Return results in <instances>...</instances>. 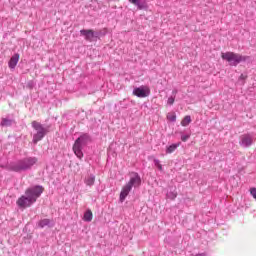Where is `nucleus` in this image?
Masks as SVG:
<instances>
[{
    "instance_id": "6ab92c4d",
    "label": "nucleus",
    "mask_w": 256,
    "mask_h": 256,
    "mask_svg": "<svg viewBox=\"0 0 256 256\" xmlns=\"http://www.w3.org/2000/svg\"><path fill=\"white\" fill-rule=\"evenodd\" d=\"M153 162H154L155 167L158 168V171H163V165H161V161H159V159L154 158Z\"/></svg>"
},
{
    "instance_id": "f03ea898",
    "label": "nucleus",
    "mask_w": 256,
    "mask_h": 256,
    "mask_svg": "<svg viewBox=\"0 0 256 256\" xmlns=\"http://www.w3.org/2000/svg\"><path fill=\"white\" fill-rule=\"evenodd\" d=\"M37 163L36 157H26L8 165L10 171H15L16 173H21L22 171H29Z\"/></svg>"
},
{
    "instance_id": "1a4fd4ad",
    "label": "nucleus",
    "mask_w": 256,
    "mask_h": 256,
    "mask_svg": "<svg viewBox=\"0 0 256 256\" xmlns=\"http://www.w3.org/2000/svg\"><path fill=\"white\" fill-rule=\"evenodd\" d=\"M127 185H130L131 188L133 187H139L141 185V176L137 173H132L131 178Z\"/></svg>"
},
{
    "instance_id": "a211bd4d",
    "label": "nucleus",
    "mask_w": 256,
    "mask_h": 256,
    "mask_svg": "<svg viewBox=\"0 0 256 256\" xmlns=\"http://www.w3.org/2000/svg\"><path fill=\"white\" fill-rule=\"evenodd\" d=\"M167 199H177V191H170L166 194Z\"/></svg>"
},
{
    "instance_id": "412c9836",
    "label": "nucleus",
    "mask_w": 256,
    "mask_h": 256,
    "mask_svg": "<svg viewBox=\"0 0 256 256\" xmlns=\"http://www.w3.org/2000/svg\"><path fill=\"white\" fill-rule=\"evenodd\" d=\"M1 125L3 127H9V125H11V120L3 119L2 122H1Z\"/></svg>"
},
{
    "instance_id": "5701e85b",
    "label": "nucleus",
    "mask_w": 256,
    "mask_h": 256,
    "mask_svg": "<svg viewBox=\"0 0 256 256\" xmlns=\"http://www.w3.org/2000/svg\"><path fill=\"white\" fill-rule=\"evenodd\" d=\"M191 137V134H182L181 135V141L185 142Z\"/></svg>"
},
{
    "instance_id": "4468645a",
    "label": "nucleus",
    "mask_w": 256,
    "mask_h": 256,
    "mask_svg": "<svg viewBox=\"0 0 256 256\" xmlns=\"http://www.w3.org/2000/svg\"><path fill=\"white\" fill-rule=\"evenodd\" d=\"M17 63H19V54H14L8 63L9 68L15 69V67H17Z\"/></svg>"
},
{
    "instance_id": "7ed1b4c3",
    "label": "nucleus",
    "mask_w": 256,
    "mask_h": 256,
    "mask_svg": "<svg viewBox=\"0 0 256 256\" xmlns=\"http://www.w3.org/2000/svg\"><path fill=\"white\" fill-rule=\"evenodd\" d=\"M89 143H91V136H89V134H82L74 142L73 152L78 159H83V147H85L86 145H89Z\"/></svg>"
},
{
    "instance_id": "9b49d317",
    "label": "nucleus",
    "mask_w": 256,
    "mask_h": 256,
    "mask_svg": "<svg viewBox=\"0 0 256 256\" xmlns=\"http://www.w3.org/2000/svg\"><path fill=\"white\" fill-rule=\"evenodd\" d=\"M80 33L85 37L86 41H93V38L97 37L93 30H81Z\"/></svg>"
},
{
    "instance_id": "423d86ee",
    "label": "nucleus",
    "mask_w": 256,
    "mask_h": 256,
    "mask_svg": "<svg viewBox=\"0 0 256 256\" xmlns=\"http://www.w3.org/2000/svg\"><path fill=\"white\" fill-rule=\"evenodd\" d=\"M255 141H256L255 134L244 133L240 136L239 145L240 147H243V149H248V147H251V145H253Z\"/></svg>"
},
{
    "instance_id": "6e6552de",
    "label": "nucleus",
    "mask_w": 256,
    "mask_h": 256,
    "mask_svg": "<svg viewBox=\"0 0 256 256\" xmlns=\"http://www.w3.org/2000/svg\"><path fill=\"white\" fill-rule=\"evenodd\" d=\"M129 3L137 7L139 11H147L149 9V4L147 0H128Z\"/></svg>"
},
{
    "instance_id": "aec40b11",
    "label": "nucleus",
    "mask_w": 256,
    "mask_h": 256,
    "mask_svg": "<svg viewBox=\"0 0 256 256\" xmlns=\"http://www.w3.org/2000/svg\"><path fill=\"white\" fill-rule=\"evenodd\" d=\"M167 119L168 121H171L172 123H174V121H177V116L175 115V113H169L167 115Z\"/></svg>"
},
{
    "instance_id": "39448f33",
    "label": "nucleus",
    "mask_w": 256,
    "mask_h": 256,
    "mask_svg": "<svg viewBox=\"0 0 256 256\" xmlns=\"http://www.w3.org/2000/svg\"><path fill=\"white\" fill-rule=\"evenodd\" d=\"M32 127L36 133L33 135V143H39L45 135H47V128H44L41 123L37 121L32 122Z\"/></svg>"
},
{
    "instance_id": "b1692460",
    "label": "nucleus",
    "mask_w": 256,
    "mask_h": 256,
    "mask_svg": "<svg viewBox=\"0 0 256 256\" xmlns=\"http://www.w3.org/2000/svg\"><path fill=\"white\" fill-rule=\"evenodd\" d=\"M177 96V89H174L173 91H172V97H176Z\"/></svg>"
},
{
    "instance_id": "ddd939ff",
    "label": "nucleus",
    "mask_w": 256,
    "mask_h": 256,
    "mask_svg": "<svg viewBox=\"0 0 256 256\" xmlns=\"http://www.w3.org/2000/svg\"><path fill=\"white\" fill-rule=\"evenodd\" d=\"M180 146L181 142L166 146V155H171V153H175V151H177V148H179Z\"/></svg>"
},
{
    "instance_id": "dca6fc26",
    "label": "nucleus",
    "mask_w": 256,
    "mask_h": 256,
    "mask_svg": "<svg viewBox=\"0 0 256 256\" xmlns=\"http://www.w3.org/2000/svg\"><path fill=\"white\" fill-rule=\"evenodd\" d=\"M50 224H51V220H49V219L40 220L38 223L39 227H41V228L49 227Z\"/></svg>"
},
{
    "instance_id": "2eb2a0df",
    "label": "nucleus",
    "mask_w": 256,
    "mask_h": 256,
    "mask_svg": "<svg viewBox=\"0 0 256 256\" xmlns=\"http://www.w3.org/2000/svg\"><path fill=\"white\" fill-rule=\"evenodd\" d=\"M83 221H86V223H91V221H93V212H91V210H87L84 213Z\"/></svg>"
},
{
    "instance_id": "393cba45",
    "label": "nucleus",
    "mask_w": 256,
    "mask_h": 256,
    "mask_svg": "<svg viewBox=\"0 0 256 256\" xmlns=\"http://www.w3.org/2000/svg\"><path fill=\"white\" fill-rule=\"evenodd\" d=\"M29 87H33V82L28 83Z\"/></svg>"
},
{
    "instance_id": "f8f14e48",
    "label": "nucleus",
    "mask_w": 256,
    "mask_h": 256,
    "mask_svg": "<svg viewBox=\"0 0 256 256\" xmlns=\"http://www.w3.org/2000/svg\"><path fill=\"white\" fill-rule=\"evenodd\" d=\"M84 183L87 185V187H93L95 185V175L94 174H88L84 178Z\"/></svg>"
},
{
    "instance_id": "f257e3e1",
    "label": "nucleus",
    "mask_w": 256,
    "mask_h": 256,
    "mask_svg": "<svg viewBox=\"0 0 256 256\" xmlns=\"http://www.w3.org/2000/svg\"><path fill=\"white\" fill-rule=\"evenodd\" d=\"M43 194V186L30 187L25 191V195L17 200L18 207L25 209L31 207L39 197Z\"/></svg>"
},
{
    "instance_id": "9d476101",
    "label": "nucleus",
    "mask_w": 256,
    "mask_h": 256,
    "mask_svg": "<svg viewBox=\"0 0 256 256\" xmlns=\"http://www.w3.org/2000/svg\"><path fill=\"white\" fill-rule=\"evenodd\" d=\"M131 188L130 185L126 184L125 186H123L121 192H120V202L123 203V201H125V199H127V196L129 195V193H131Z\"/></svg>"
},
{
    "instance_id": "4be33fe9",
    "label": "nucleus",
    "mask_w": 256,
    "mask_h": 256,
    "mask_svg": "<svg viewBox=\"0 0 256 256\" xmlns=\"http://www.w3.org/2000/svg\"><path fill=\"white\" fill-rule=\"evenodd\" d=\"M175 103V96H170L167 100L168 105H173Z\"/></svg>"
},
{
    "instance_id": "20e7f679",
    "label": "nucleus",
    "mask_w": 256,
    "mask_h": 256,
    "mask_svg": "<svg viewBox=\"0 0 256 256\" xmlns=\"http://www.w3.org/2000/svg\"><path fill=\"white\" fill-rule=\"evenodd\" d=\"M221 57L224 61H227L232 67H237L239 63H243L249 59L248 56H243L235 52H222Z\"/></svg>"
},
{
    "instance_id": "f3484780",
    "label": "nucleus",
    "mask_w": 256,
    "mask_h": 256,
    "mask_svg": "<svg viewBox=\"0 0 256 256\" xmlns=\"http://www.w3.org/2000/svg\"><path fill=\"white\" fill-rule=\"evenodd\" d=\"M191 123V116H185L181 121L182 127H187Z\"/></svg>"
},
{
    "instance_id": "0eeeda50",
    "label": "nucleus",
    "mask_w": 256,
    "mask_h": 256,
    "mask_svg": "<svg viewBox=\"0 0 256 256\" xmlns=\"http://www.w3.org/2000/svg\"><path fill=\"white\" fill-rule=\"evenodd\" d=\"M133 95L139 97L140 99H145V97H149V95H151V89L149 86L142 85L134 88Z\"/></svg>"
}]
</instances>
